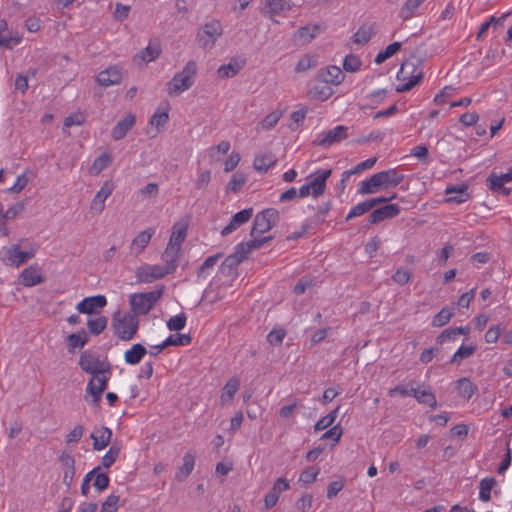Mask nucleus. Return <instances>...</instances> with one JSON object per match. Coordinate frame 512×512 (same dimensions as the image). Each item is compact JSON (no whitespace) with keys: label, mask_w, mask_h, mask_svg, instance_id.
I'll use <instances>...</instances> for the list:
<instances>
[{"label":"nucleus","mask_w":512,"mask_h":512,"mask_svg":"<svg viewBox=\"0 0 512 512\" xmlns=\"http://www.w3.org/2000/svg\"><path fill=\"white\" fill-rule=\"evenodd\" d=\"M159 193V186L157 183H148L145 187L139 190V194L143 199H154Z\"/></svg>","instance_id":"60"},{"label":"nucleus","mask_w":512,"mask_h":512,"mask_svg":"<svg viewBox=\"0 0 512 512\" xmlns=\"http://www.w3.org/2000/svg\"><path fill=\"white\" fill-rule=\"evenodd\" d=\"M371 210L370 204L368 203V200H365L356 206H354L348 215L346 216V221H349L352 218L359 217Z\"/></svg>","instance_id":"58"},{"label":"nucleus","mask_w":512,"mask_h":512,"mask_svg":"<svg viewBox=\"0 0 512 512\" xmlns=\"http://www.w3.org/2000/svg\"><path fill=\"white\" fill-rule=\"evenodd\" d=\"M243 65L244 61H237L233 59L228 64L221 65L218 68L217 73L221 78H231L237 75V73L242 69Z\"/></svg>","instance_id":"34"},{"label":"nucleus","mask_w":512,"mask_h":512,"mask_svg":"<svg viewBox=\"0 0 512 512\" xmlns=\"http://www.w3.org/2000/svg\"><path fill=\"white\" fill-rule=\"evenodd\" d=\"M192 341L190 334H172L165 340L168 346H186Z\"/></svg>","instance_id":"53"},{"label":"nucleus","mask_w":512,"mask_h":512,"mask_svg":"<svg viewBox=\"0 0 512 512\" xmlns=\"http://www.w3.org/2000/svg\"><path fill=\"white\" fill-rule=\"evenodd\" d=\"M415 65L414 63L410 61H404L400 67V70L397 73V79L400 81H404L408 79V82H406L403 85H400L396 88V92L403 93L411 90L413 87H415L423 78V73L420 71L415 75L409 76V70H414Z\"/></svg>","instance_id":"9"},{"label":"nucleus","mask_w":512,"mask_h":512,"mask_svg":"<svg viewBox=\"0 0 512 512\" xmlns=\"http://www.w3.org/2000/svg\"><path fill=\"white\" fill-rule=\"evenodd\" d=\"M265 5L268 7V14L270 18L274 15L280 14L285 10L290 9L288 0H265Z\"/></svg>","instance_id":"40"},{"label":"nucleus","mask_w":512,"mask_h":512,"mask_svg":"<svg viewBox=\"0 0 512 512\" xmlns=\"http://www.w3.org/2000/svg\"><path fill=\"white\" fill-rule=\"evenodd\" d=\"M333 94V90L327 83L315 84L308 90V97L312 100L325 101Z\"/></svg>","instance_id":"30"},{"label":"nucleus","mask_w":512,"mask_h":512,"mask_svg":"<svg viewBox=\"0 0 512 512\" xmlns=\"http://www.w3.org/2000/svg\"><path fill=\"white\" fill-rule=\"evenodd\" d=\"M121 447L118 444H113L110 446L109 450L102 457V466L104 468H109L113 465L120 454Z\"/></svg>","instance_id":"49"},{"label":"nucleus","mask_w":512,"mask_h":512,"mask_svg":"<svg viewBox=\"0 0 512 512\" xmlns=\"http://www.w3.org/2000/svg\"><path fill=\"white\" fill-rule=\"evenodd\" d=\"M400 213V207L397 204H387L375 209L369 216V224H377L386 219L396 217Z\"/></svg>","instance_id":"17"},{"label":"nucleus","mask_w":512,"mask_h":512,"mask_svg":"<svg viewBox=\"0 0 512 512\" xmlns=\"http://www.w3.org/2000/svg\"><path fill=\"white\" fill-rule=\"evenodd\" d=\"M115 188V184L111 180H107L103 183L100 190L96 193L90 203V212L94 215H99L105 208L106 199L112 194Z\"/></svg>","instance_id":"10"},{"label":"nucleus","mask_w":512,"mask_h":512,"mask_svg":"<svg viewBox=\"0 0 512 512\" xmlns=\"http://www.w3.org/2000/svg\"><path fill=\"white\" fill-rule=\"evenodd\" d=\"M392 279L395 283L399 285H405L407 284L411 279V272L404 268H399L397 271L392 275Z\"/></svg>","instance_id":"64"},{"label":"nucleus","mask_w":512,"mask_h":512,"mask_svg":"<svg viewBox=\"0 0 512 512\" xmlns=\"http://www.w3.org/2000/svg\"><path fill=\"white\" fill-rule=\"evenodd\" d=\"M453 317V312L447 308H442L433 318L432 325L434 327H442L447 324Z\"/></svg>","instance_id":"54"},{"label":"nucleus","mask_w":512,"mask_h":512,"mask_svg":"<svg viewBox=\"0 0 512 512\" xmlns=\"http://www.w3.org/2000/svg\"><path fill=\"white\" fill-rule=\"evenodd\" d=\"M136 121L135 115L128 113L112 129L111 136L115 141L123 139L128 131L132 129Z\"/></svg>","instance_id":"20"},{"label":"nucleus","mask_w":512,"mask_h":512,"mask_svg":"<svg viewBox=\"0 0 512 512\" xmlns=\"http://www.w3.org/2000/svg\"><path fill=\"white\" fill-rule=\"evenodd\" d=\"M80 368L90 374L91 376L96 374H108L112 373V365L107 360H101L98 356H95L91 351H84L79 358Z\"/></svg>","instance_id":"5"},{"label":"nucleus","mask_w":512,"mask_h":512,"mask_svg":"<svg viewBox=\"0 0 512 512\" xmlns=\"http://www.w3.org/2000/svg\"><path fill=\"white\" fill-rule=\"evenodd\" d=\"M138 326V318L131 313L121 314V312L118 311L113 315L112 327L114 329V333L121 340H131L136 335Z\"/></svg>","instance_id":"3"},{"label":"nucleus","mask_w":512,"mask_h":512,"mask_svg":"<svg viewBox=\"0 0 512 512\" xmlns=\"http://www.w3.org/2000/svg\"><path fill=\"white\" fill-rule=\"evenodd\" d=\"M319 28L320 27L318 25H306V26L300 27L296 31L294 36L296 38L300 39L302 42L307 43L316 37V35L319 32Z\"/></svg>","instance_id":"38"},{"label":"nucleus","mask_w":512,"mask_h":512,"mask_svg":"<svg viewBox=\"0 0 512 512\" xmlns=\"http://www.w3.org/2000/svg\"><path fill=\"white\" fill-rule=\"evenodd\" d=\"M197 73V64L194 60H189L182 71L176 73L166 84V90L169 96H178L192 87Z\"/></svg>","instance_id":"2"},{"label":"nucleus","mask_w":512,"mask_h":512,"mask_svg":"<svg viewBox=\"0 0 512 512\" xmlns=\"http://www.w3.org/2000/svg\"><path fill=\"white\" fill-rule=\"evenodd\" d=\"M161 53V45L158 41L150 42V44L141 50L134 58V61L151 62L159 57Z\"/></svg>","instance_id":"27"},{"label":"nucleus","mask_w":512,"mask_h":512,"mask_svg":"<svg viewBox=\"0 0 512 512\" xmlns=\"http://www.w3.org/2000/svg\"><path fill=\"white\" fill-rule=\"evenodd\" d=\"M180 251L181 250H179L178 248H174L171 245H167V247L165 248V251L162 254V260L164 262L162 268L164 269L167 275L175 272L178 266V257Z\"/></svg>","instance_id":"21"},{"label":"nucleus","mask_w":512,"mask_h":512,"mask_svg":"<svg viewBox=\"0 0 512 512\" xmlns=\"http://www.w3.org/2000/svg\"><path fill=\"white\" fill-rule=\"evenodd\" d=\"M85 120H86V116L84 113H82V112L73 113L65 118L64 128H69L74 125L80 126L85 122Z\"/></svg>","instance_id":"62"},{"label":"nucleus","mask_w":512,"mask_h":512,"mask_svg":"<svg viewBox=\"0 0 512 512\" xmlns=\"http://www.w3.org/2000/svg\"><path fill=\"white\" fill-rule=\"evenodd\" d=\"M44 282L40 269L37 266L25 268L20 274V283L25 287H31Z\"/></svg>","instance_id":"23"},{"label":"nucleus","mask_w":512,"mask_h":512,"mask_svg":"<svg viewBox=\"0 0 512 512\" xmlns=\"http://www.w3.org/2000/svg\"><path fill=\"white\" fill-rule=\"evenodd\" d=\"M374 32L371 27L361 26L353 35V41L356 44L364 45L372 38Z\"/></svg>","instance_id":"50"},{"label":"nucleus","mask_w":512,"mask_h":512,"mask_svg":"<svg viewBox=\"0 0 512 512\" xmlns=\"http://www.w3.org/2000/svg\"><path fill=\"white\" fill-rule=\"evenodd\" d=\"M283 112L279 110L272 111L269 113L259 124L257 125L258 130H270L272 129L282 117Z\"/></svg>","instance_id":"41"},{"label":"nucleus","mask_w":512,"mask_h":512,"mask_svg":"<svg viewBox=\"0 0 512 512\" xmlns=\"http://www.w3.org/2000/svg\"><path fill=\"white\" fill-rule=\"evenodd\" d=\"M186 236L187 224L176 223L173 227V231L167 245H171L174 248L181 250V244L184 242Z\"/></svg>","instance_id":"32"},{"label":"nucleus","mask_w":512,"mask_h":512,"mask_svg":"<svg viewBox=\"0 0 512 512\" xmlns=\"http://www.w3.org/2000/svg\"><path fill=\"white\" fill-rule=\"evenodd\" d=\"M319 471V468L309 467L300 474L299 481L304 484H311L316 480Z\"/></svg>","instance_id":"61"},{"label":"nucleus","mask_w":512,"mask_h":512,"mask_svg":"<svg viewBox=\"0 0 512 512\" xmlns=\"http://www.w3.org/2000/svg\"><path fill=\"white\" fill-rule=\"evenodd\" d=\"M5 258L11 266L18 267L34 256V251H20L19 244L12 245L5 250Z\"/></svg>","instance_id":"18"},{"label":"nucleus","mask_w":512,"mask_h":512,"mask_svg":"<svg viewBox=\"0 0 512 512\" xmlns=\"http://www.w3.org/2000/svg\"><path fill=\"white\" fill-rule=\"evenodd\" d=\"M424 1L425 0H407L399 11V17L403 20L410 19Z\"/></svg>","instance_id":"43"},{"label":"nucleus","mask_w":512,"mask_h":512,"mask_svg":"<svg viewBox=\"0 0 512 512\" xmlns=\"http://www.w3.org/2000/svg\"><path fill=\"white\" fill-rule=\"evenodd\" d=\"M280 214L277 209L268 208L257 213L251 229V236L263 234L277 225Z\"/></svg>","instance_id":"7"},{"label":"nucleus","mask_w":512,"mask_h":512,"mask_svg":"<svg viewBox=\"0 0 512 512\" xmlns=\"http://www.w3.org/2000/svg\"><path fill=\"white\" fill-rule=\"evenodd\" d=\"M195 455L187 452L183 457V464L175 474V479L179 482L185 481L194 469Z\"/></svg>","instance_id":"28"},{"label":"nucleus","mask_w":512,"mask_h":512,"mask_svg":"<svg viewBox=\"0 0 512 512\" xmlns=\"http://www.w3.org/2000/svg\"><path fill=\"white\" fill-rule=\"evenodd\" d=\"M187 317L185 313H180L179 315L171 317L167 321V327L170 331H179L185 327Z\"/></svg>","instance_id":"57"},{"label":"nucleus","mask_w":512,"mask_h":512,"mask_svg":"<svg viewBox=\"0 0 512 512\" xmlns=\"http://www.w3.org/2000/svg\"><path fill=\"white\" fill-rule=\"evenodd\" d=\"M167 274L165 273L162 265H149L145 264L140 266L136 270V279L138 282L142 283H151L154 280L161 279L165 277Z\"/></svg>","instance_id":"12"},{"label":"nucleus","mask_w":512,"mask_h":512,"mask_svg":"<svg viewBox=\"0 0 512 512\" xmlns=\"http://www.w3.org/2000/svg\"><path fill=\"white\" fill-rule=\"evenodd\" d=\"M20 42L19 37L9 35L7 32V23L5 20H0V45L7 49H12Z\"/></svg>","instance_id":"36"},{"label":"nucleus","mask_w":512,"mask_h":512,"mask_svg":"<svg viewBox=\"0 0 512 512\" xmlns=\"http://www.w3.org/2000/svg\"><path fill=\"white\" fill-rule=\"evenodd\" d=\"M239 386H240V381L238 378L233 377V378L229 379L228 382L226 383V385L224 386V391L220 397L221 402L223 404L231 402L234 395L238 391Z\"/></svg>","instance_id":"37"},{"label":"nucleus","mask_w":512,"mask_h":512,"mask_svg":"<svg viewBox=\"0 0 512 512\" xmlns=\"http://www.w3.org/2000/svg\"><path fill=\"white\" fill-rule=\"evenodd\" d=\"M475 350V345H461L452 356L450 362L453 364H460L463 359L472 356Z\"/></svg>","instance_id":"46"},{"label":"nucleus","mask_w":512,"mask_h":512,"mask_svg":"<svg viewBox=\"0 0 512 512\" xmlns=\"http://www.w3.org/2000/svg\"><path fill=\"white\" fill-rule=\"evenodd\" d=\"M286 335V331L283 328L273 329L267 335V341L273 345H280Z\"/></svg>","instance_id":"63"},{"label":"nucleus","mask_w":512,"mask_h":512,"mask_svg":"<svg viewBox=\"0 0 512 512\" xmlns=\"http://www.w3.org/2000/svg\"><path fill=\"white\" fill-rule=\"evenodd\" d=\"M362 65V61L355 54H349L343 61V68L345 71L354 73L357 72Z\"/></svg>","instance_id":"55"},{"label":"nucleus","mask_w":512,"mask_h":512,"mask_svg":"<svg viewBox=\"0 0 512 512\" xmlns=\"http://www.w3.org/2000/svg\"><path fill=\"white\" fill-rule=\"evenodd\" d=\"M496 484V480L492 477L484 478L479 483V499L483 502H488L491 499L490 492L493 486Z\"/></svg>","instance_id":"44"},{"label":"nucleus","mask_w":512,"mask_h":512,"mask_svg":"<svg viewBox=\"0 0 512 512\" xmlns=\"http://www.w3.org/2000/svg\"><path fill=\"white\" fill-rule=\"evenodd\" d=\"M316 65L317 61L313 57L305 55L296 64L295 71L298 73L305 72L309 69L314 68Z\"/></svg>","instance_id":"59"},{"label":"nucleus","mask_w":512,"mask_h":512,"mask_svg":"<svg viewBox=\"0 0 512 512\" xmlns=\"http://www.w3.org/2000/svg\"><path fill=\"white\" fill-rule=\"evenodd\" d=\"M148 353L145 346L140 343L134 344L124 354V359L127 364L136 365L140 363L142 358Z\"/></svg>","instance_id":"29"},{"label":"nucleus","mask_w":512,"mask_h":512,"mask_svg":"<svg viewBox=\"0 0 512 512\" xmlns=\"http://www.w3.org/2000/svg\"><path fill=\"white\" fill-rule=\"evenodd\" d=\"M108 380V374H96L91 376L87 384L85 399L88 400V397L90 396L91 404L98 406L101 401L102 394L107 388Z\"/></svg>","instance_id":"8"},{"label":"nucleus","mask_w":512,"mask_h":512,"mask_svg":"<svg viewBox=\"0 0 512 512\" xmlns=\"http://www.w3.org/2000/svg\"><path fill=\"white\" fill-rule=\"evenodd\" d=\"M107 300L104 295H96L91 297L84 298L81 302H79L76 306V309L79 313L83 314H93L98 309L106 306Z\"/></svg>","instance_id":"16"},{"label":"nucleus","mask_w":512,"mask_h":512,"mask_svg":"<svg viewBox=\"0 0 512 512\" xmlns=\"http://www.w3.org/2000/svg\"><path fill=\"white\" fill-rule=\"evenodd\" d=\"M112 162V157L111 155L107 154V153H102L101 155H99L95 160L94 162L92 163V166L90 168V172L92 174H99L101 171H103L104 169H106Z\"/></svg>","instance_id":"42"},{"label":"nucleus","mask_w":512,"mask_h":512,"mask_svg":"<svg viewBox=\"0 0 512 512\" xmlns=\"http://www.w3.org/2000/svg\"><path fill=\"white\" fill-rule=\"evenodd\" d=\"M90 437L93 440V449L100 451L106 448L110 443L112 431L110 428L105 426L95 427Z\"/></svg>","instance_id":"19"},{"label":"nucleus","mask_w":512,"mask_h":512,"mask_svg":"<svg viewBox=\"0 0 512 512\" xmlns=\"http://www.w3.org/2000/svg\"><path fill=\"white\" fill-rule=\"evenodd\" d=\"M412 395L416 398L419 403L426 404L431 408H436L437 401L435 395L430 391H419L417 389L411 388L410 390Z\"/></svg>","instance_id":"39"},{"label":"nucleus","mask_w":512,"mask_h":512,"mask_svg":"<svg viewBox=\"0 0 512 512\" xmlns=\"http://www.w3.org/2000/svg\"><path fill=\"white\" fill-rule=\"evenodd\" d=\"M331 169H320L317 170L313 175L308 177V186L312 191V196L314 198H319L324 194L326 189V181L331 176Z\"/></svg>","instance_id":"11"},{"label":"nucleus","mask_w":512,"mask_h":512,"mask_svg":"<svg viewBox=\"0 0 512 512\" xmlns=\"http://www.w3.org/2000/svg\"><path fill=\"white\" fill-rule=\"evenodd\" d=\"M107 322L108 320L104 316H100L95 319H89L87 322L89 332L94 335H99L106 328Z\"/></svg>","instance_id":"52"},{"label":"nucleus","mask_w":512,"mask_h":512,"mask_svg":"<svg viewBox=\"0 0 512 512\" xmlns=\"http://www.w3.org/2000/svg\"><path fill=\"white\" fill-rule=\"evenodd\" d=\"M245 182L246 176L241 172H236L233 174L231 180L227 184V190L236 193L240 190Z\"/></svg>","instance_id":"56"},{"label":"nucleus","mask_w":512,"mask_h":512,"mask_svg":"<svg viewBox=\"0 0 512 512\" xmlns=\"http://www.w3.org/2000/svg\"><path fill=\"white\" fill-rule=\"evenodd\" d=\"M277 162V158L271 152H265L261 155L256 156L254 159V168L257 171L266 172L270 167L275 165Z\"/></svg>","instance_id":"33"},{"label":"nucleus","mask_w":512,"mask_h":512,"mask_svg":"<svg viewBox=\"0 0 512 512\" xmlns=\"http://www.w3.org/2000/svg\"><path fill=\"white\" fill-rule=\"evenodd\" d=\"M272 236H267L259 239H252L248 242L238 244L240 250H242L246 256L253 250L261 248L265 243L269 242Z\"/></svg>","instance_id":"47"},{"label":"nucleus","mask_w":512,"mask_h":512,"mask_svg":"<svg viewBox=\"0 0 512 512\" xmlns=\"http://www.w3.org/2000/svg\"><path fill=\"white\" fill-rule=\"evenodd\" d=\"M163 294V289L145 292V293H135L130 296L129 302L131 305V309L133 311V315L136 317L138 315H146L150 312V310L154 307L157 301Z\"/></svg>","instance_id":"4"},{"label":"nucleus","mask_w":512,"mask_h":512,"mask_svg":"<svg viewBox=\"0 0 512 512\" xmlns=\"http://www.w3.org/2000/svg\"><path fill=\"white\" fill-rule=\"evenodd\" d=\"M404 176L399 175L396 170L381 171L360 183L358 193L361 195L376 193L381 187H395L400 184Z\"/></svg>","instance_id":"1"},{"label":"nucleus","mask_w":512,"mask_h":512,"mask_svg":"<svg viewBox=\"0 0 512 512\" xmlns=\"http://www.w3.org/2000/svg\"><path fill=\"white\" fill-rule=\"evenodd\" d=\"M252 215H253L252 208H247V209L237 212L232 217L230 223L222 229L221 235L227 236L228 234L232 233L237 227L248 222L249 219L252 217Z\"/></svg>","instance_id":"22"},{"label":"nucleus","mask_w":512,"mask_h":512,"mask_svg":"<svg viewBox=\"0 0 512 512\" xmlns=\"http://www.w3.org/2000/svg\"><path fill=\"white\" fill-rule=\"evenodd\" d=\"M59 462L63 470V484L70 488L75 476V459L67 451H63L59 456Z\"/></svg>","instance_id":"14"},{"label":"nucleus","mask_w":512,"mask_h":512,"mask_svg":"<svg viewBox=\"0 0 512 512\" xmlns=\"http://www.w3.org/2000/svg\"><path fill=\"white\" fill-rule=\"evenodd\" d=\"M348 128L342 125L336 126L333 129L324 132L321 138H318L317 144L322 147H329L333 144L339 143L348 137Z\"/></svg>","instance_id":"13"},{"label":"nucleus","mask_w":512,"mask_h":512,"mask_svg":"<svg viewBox=\"0 0 512 512\" xmlns=\"http://www.w3.org/2000/svg\"><path fill=\"white\" fill-rule=\"evenodd\" d=\"M457 390L460 396L470 399L476 391V387L468 378H461L457 381Z\"/></svg>","instance_id":"45"},{"label":"nucleus","mask_w":512,"mask_h":512,"mask_svg":"<svg viewBox=\"0 0 512 512\" xmlns=\"http://www.w3.org/2000/svg\"><path fill=\"white\" fill-rule=\"evenodd\" d=\"M340 407H336L334 410H332L330 413H328L326 416L322 417L314 426L315 431H321L328 427H332L333 423L335 422L338 411Z\"/></svg>","instance_id":"48"},{"label":"nucleus","mask_w":512,"mask_h":512,"mask_svg":"<svg viewBox=\"0 0 512 512\" xmlns=\"http://www.w3.org/2000/svg\"><path fill=\"white\" fill-rule=\"evenodd\" d=\"M66 340L69 351L72 352L76 348H83L87 344L89 337L85 330L82 329L79 333H72L68 335Z\"/></svg>","instance_id":"35"},{"label":"nucleus","mask_w":512,"mask_h":512,"mask_svg":"<svg viewBox=\"0 0 512 512\" xmlns=\"http://www.w3.org/2000/svg\"><path fill=\"white\" fill-rule=\"evenodd\" d=\"M222 34L223 28L220 21L212 20L199 28L196 39L200 47L211 49Z\"/></svg>","instance_id":"6"},{"label":"nucleus","mask_w":512,"mask_h":512,"mask_svg":"<svg viewBox=\"0 0 512 512\" xmlns=\"http://www.w3.org/2000/svg\"><path fill=\"white\" fill-rule=\"evenodd\" d=\"M486 183L487 186L494 192L502 193L505 196H508L511 193V189L504 187V183L497 180L495 173L489 175Z\"/></svg>","instance_id":"51"},{"label":"nucleus","mask_w":512,"mask_h":512,"mask_svg":"<svg viewBox=\"0 0 512 512\" xmlns=\"http://www.w3.org/2000/svg\"><path fill=\"white\" fill-rule=\"evenodd\" d=\"M122 79V70L119 66H110L96 76V82L103 87L119 84Z\"/></svg>","instance_id":"15"},{"label":"nucleus","mask_w":512,"mask_h":512,"mask_svg":"<svg viewBox=\"0 0 512 512\" xmlns=\"http://www.w3.org/2000/svg\"><path fill=\"white\" fill-rule=\"evenodd\" d=\"M447 195L455 193V196H450L446 199L447 202L464 203L469 199L467 193V186L465 184L447 187L445 190Z\"/></svg>","instance_id":"31"},{"label":"nucleus","mask_w":512,"mask_h":512,"mask_svg":"<svg viewBox=\"0 0 512 512\" xmlns=\"http://www.w3.org/2000/svg\"><path fill=\"white\" fill-rule=\"evenodd\" d=\"M246 257V254L240 250L239 245H237L235 247L234 253L227 256L221 264L222 272L231 274V271L234 270L244 259H246Z\"/></svg>","instance_id":"26"},{"label":"nucleus","mask_w":512,"mask_h":512,"mask_svg":"<svg viewBox=\"0 0 512 512\" xmlns=\"http://www.w3.org/2000/svg\"><path fill=\"white\" fill-rule=\"evenodd\" d=\"M318 77L324 83L339 85L344 80L345 75L338 66H329L325 70H321Z\"/></svg>","instance_id":"24"},{"label":"nucleus","mask_w":512,"mask_h":512,"mask_svg":"<svg viewBox=\"0 0 512 512\" xmlns=\"http://www.w3.org/2000/svg\"><path fill=\"white\" fill-rule=\"evenodd\" d=\"M155 233L154 228H148L141 231L133 240L130 246L132 252L136 255L140 254L149 244L153 234Z\"/></svg>","instance_id":"25"}]
</instances>
